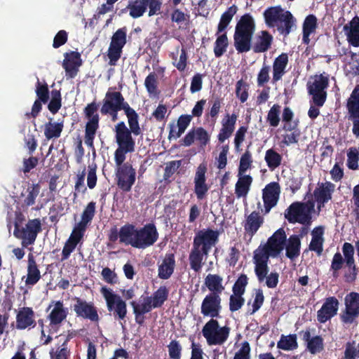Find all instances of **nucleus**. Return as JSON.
<instances>
[{
  "label": "nucleus",
  "instance_id": "f257e3e1",
  "mask_svg": "<svg viewBox=\"0 0 359 359\" xmlns=\"http://www.w3.org/2000/svg\"><path fill=\"white\" fill-rule=\"evenodd\" d=\"M255 30V23L250 13L241 16L237 22L233 34V45L239 53H246L251 48L255 53L266 52L271 47L273 36L266 30L261 31L252 46L251 41Z\"/></svg>",
  "mask_w": 359,
  "mask_h": 359
},
{
  "label": "nucleus",
  "instance_id": "f03ea898",
  "mask_svg": "<svg viewBox=\"0 0 359 359\" xmlns=\"http://www.w3.org/2000/svg\"><path fill=\"white\" fill-rule=\"evenodd\" d=\"M222 309L220 294H217L215 292L208 293L202 301L201 306V314L204 317L211 318L202 329L203 335L210 346L222 345L229 336L230 327L228 326L219 327L218 321L215 319L221 318Z\"/></svg>",
  "mask_w": 359,
  "mask_h": 359
},
{
  "label": "nucleus",
  "instance_id": "7ed1b4c3",
  "mask_svg": "<svg viewBox=\"0 0 359 359\" xmlns=\"http://www.w3.org/2000/svg\"><path fill=\"white\" fill-rule=\"evenodd\" d=\"M285 241V232L283 229L280 228L268 239L265 245H259L254 251L255 273L258 276L259 280H263L265 275L269 273V257H277L284 249Z\"/></svg>",
  "mask_w": 359,
  "mask_h": 359
},
{
  "label": "nucleus",
  "instance_id": "20e7f679",
  "mask_svg": "<svg viewBox=\"0 0 359 359\" xmlns=\"http://www.w3.org/2000/svg\"><path fill=\"white\" fill-rule=\"evenodd\" d=\"M124 113L128 118L130 128H127L123 121H120L115 126V137L118 148L114 157H125L126 154L133 151L135 143L132 133L139 135L142 132L139 124V116L135 109L129 106Z\"/></svg>",
  "mask_w": 359,
  "mask_h": 359
},
{
  "label": "nucleus",
  "instance_id": "39448f33",
  "mask_svg": "<svg viewBox=\"0 0 359 359\" xmlns=\"http://www.w3.org/2000/svg\"><path fill=\"white\" fill-rule=\"evenodd\" d=\"M266 25L276 28L280 34L287 36L295 25L296 20L289 11H284L281 6H271L263 13Z\"/></svg>",
  "mask_w": 359,
  "mask_h": 359
},
{
  "label": "nucleus",
  "instance_id": "423d86ee",
  "mask_svg": "<svg viewBox=\"0 0 359 359\" xmlns=\"http://www.w3.org/2000/svg\"><path fill=\"white\" fill-rule=\"evenodd\" d=\"M129 243L135 248L145 249L153 245L158 239V232L154 223H148L137 228L129 224Z\"/></svg>",
  "mask_w": 359,
  "mask_h": 359
},
{
  "label": "nucleus",
  "instance_id": "0eeeda50",
  "mask_svg": "<svg viewBox=\"0 0 359 359\" xmlns=\"http://www.w3.org/2000/svg\"><path fill=\"white\" fill-rule=\"evenodd\" d=\"M20 218L17 217L14 223V236L22 240V244L24 247L33 245L38 233L42 231L41 220L39 219H29L25 227H20Z\"/></svg>",
  "mask_w": 359,
  "mask_h": 359
},
{
  "label": "nucleus",
  "instance_id": "6e6552de",
  "mask_svg": "<svg viewBox=\"0 0 359 359\" xmlns=\"http://www.w3.org/2000/svg\"><path fill=\"white\" fill-rule=\"evenodd\" d=\"M125 159L115 158L118 167L116 178L118 187L124 192H128L135 182L136 172L130 163H123Z\"/></svg>",
  "mask_w": 359,
  "mask_h": 359
},
{
  "label": "nucleus",
  "instance_id": "1a4fd4ad",
  "mask_svg": "<svg viewBox=\"0 0 359 359\" xmlns=\"http://www.w3.org/2000/svg\"><path fill=\"white\" fill-rule=\"evenodd\" d=\"M313 81L307 83V90L309 95H312L313 102L317 107H322L327 98L326 88L329 86V77L325 73L315 75Z\"/></svg>",
  "mask_w": 359,
  "mask_h": 359
},
{
  "label": "nucleus",
  "instance_id": "9d476101",
  "mask_svg": "<svg viewBox=\"0 0 359 359\" xmlns=\"http://www.w3.org/2000/svg\"><path fill=\"white\" fill-rule=\"evenodd\" d=\"M285 218L290 224L299 223L310 225L311 216L307 205L302 202L292 203L284 212Z\"/></svg>",
  "mask_w": 359,
  "mask_h": 359
},
{
  "label": "nucleus",
  "instance_id": "9b49d317",
  "mask_svg": "<svg viewBox=\"0 0 359 359\" xmlns=\"http://www.w3.org/2000/svg\"><path fill=\"white\" fill-rule=\"evenodd\" d=\"M100 291L106 301L108 311L113 313L115 318L123 320L127 314L126 302L119 295L114 294L106 287H102Z\"/></svg>",
  "mask_w": 359,
  "mask_h": 359
},
{
  "label": "nucleus",
  "instance_id": "f8f14e48",
  "mask_svg": "<svg viewBox=\"0 0 359 359\" xmlns=\"http://www.w3.org/2000/svg\"><path fill=\"white\" fill-rule=\"evenodd\" d=\"M72 300L74 304L72 305V309L76 317L98 323L100 320L98 310L93 302H88L79 297H74Z\"/></svg>",
  "mask_w": 359,
  "mask_h": 359
},
{
  "label": "nucleus",
  "instance_id": "ddd939ff",
  "mask_svg": "<svg viewBox=\"0 0 359 359\" xmlns=\"http://www.w3.org/2000/svg\"><path fill=\"white\" fill-rule=\"evenodd\" d=\"M219 231L211 229L199 230L195 235L193 246L209 254L210 250L217 243Z\"/></svg>",
  "mask_w": 359,
  "mask_h": 359
},
{
  "label": "nucleus",
  "instance_id": "4468645a",
  "mask_svg": "<svg viewBox=\"0 0 359 359\" xmlns=\"http://www.w3.org/2000/svg\"><path fill=\"white\" fill-rule=\"evenodd\" d=\"M348 119L353 122L352 132L359 137V84H357L347 100Z\"/></svg>",
  "mask_w": 359,
  "mask_h": 359
},
{
  "label": "nucleus",
  "instance_id": "2eb2a0df",
  "mask_svg": "<svg viewBox=\"0 0 359 359\" xmlns=\"http://www.w3.org/2000/svg\"><path fill=\"white\" fill-rule=\"evenodd\" d=\"M345 310L341 320L345 324H352L359 316V293L351 292L344 299Z\"/></svg>",
  "mask_w": 359,
  "mask_h": 359
},
{
  "label": "nucleus",
  "instance_id": "dca6fc26",
  "mask_svg": "<svg viewBox=\"0 0 359 359\" xmlns=\"http://www.w3.org/2000/svg\"><path fill=\"white\" fill-rule=\"evenodd\" d=\"M113 88H109L106 93L105 97L100 109L109 111V109H123L126 110L130 105L125 101L122 93L119 91H112Z\"/></svg>",
  "mask_w": 359,
  "mask_h": 359
},
{
  "label": "nucleus",
  "instance_id": "f3484780",
  "mask_svg": "<svg viewBox=\"0 0 359 359\" xmlns=\"http://www.w3.org/2000/svg\"><path fill=\"white\" fill-rule=\"evenodd\" d=\"M262 191L264 214H267L272 208L276 205L278 201L280 194V187L278 182H270L266 184Z\"/></svg>",
  "mask_w": 359,
  "mask_h": 359
},
{
  "label": "nucleus",
  "instance_id": "a211bd4d",
  "mask_svg": "<svg viewBox=\"0 0 359 359\" xmlns=\"http://www.w3.org/2000/svg\"><path fill=\"white\" fill-rule=\"evenodd\" d=\"M53 306L52 310L47 316L50 320V326L54 328L55 326L60 325L67 317L68 309L65 307L62 301H52L48 307V310Z\"/></svg>",
  "mask_w": 359,
  "mask_h": 359
},
{
  "label": "nucleus",
  "instance_id": "6ab92c4d",
  "mask_svg": "<svg viewBox=\"0 0 359 359\" xmlns=\"http://www.w3.org/2000/svg\"><path fill=\"white\" fill-rule=\"evenodd\" d=\"M339 301L335 297L325 299L322 307L317 312V320L320 323H325L337 313Z\"/></svg>",
  "mask_w": 359,
  "mask_h": 359
},
{
  "label": "nucleus",
  "instance_id": "aec40b11",
  "mask_svg": "<svg viewBox=\"0 0 359 359\" xmlns=\"http://www.w3.org/2000/svg\"><path fill=\"white\" fill-rule=\"evenodd\" d=\"M195 140L199 142L201 146H205L210 141V136L203 128H194L182 139V144L189 147L194 142Z\"/></svg>",
  "mask_w": 359,
  "mask_h": 359
},
{
  "label": "nucleus",
  "instance_id": "412c9836",
  "mask_svg": "<svg viewBox=\"0 0 359 359\" xmlns=\"http://www.w3.org/2000/svg\"><path fill=\"white\" fill-rule=\"evenodd\" d=\"M343 30L348 44L353 47H359V16L355 15L344 26Z\"/></svg>",
  "mask_w": 359,
  "mask_h": 359
},
{
  "label": "nucleus",
  "instance_id": "4be33fe9",
  "mask_svg": "<svg viewBox=\"0 0 359 359\" xmlns=\"http://www.w3.org/2000/svg\"><path fill=\"white\" fill-rule=\"evenodd\" d=\"M36 325L34 312L32 308L23 307L18 311L16 316V328L18 330L34 327Z\"/></svg>",
  "mask_w": 359,
  "mask_h": 359
},
{
  "label": "nucleus",
  "instance_id": "5701e85b",
  "mask_svg": "<svg viewBox=\"0 0 359 359\" xmlns=\"http://www.w3.org/2000/svg\"><path fill=\"white\" fill-rule=\"evenodd\" d=\"M237 121V115L235 114H226L222 121V128L217 135V140L219 143H224L226 140L229 138L235 130V126Z\"/></svg>",
  "mask_w": 359,
  "mask_h": 359
},
{
  "label": "nucleus",
  "instance_id": "b1692460",
  "mask_svg": "<svg viewBox=\"0 0 359 359\" xmlns=\"http://www.w3.org/2000/svg\"><path fill=\"white\" fill-rule=\"evenodd\" d=\"M288 55L285 53H282L274 59L272 65L273 83H276L280 81L286 73V67L288 65Z\"/></svg>",
  "mask_w": 359,
  "mask_h": 359
},
{
  "label": "nucleus",
  "instance_id": "393cba45",
  "mask_svg": "<svg viewBox=\"0 0 359 359\" xmlns=\"http://www.w3.org/2000/svg\"><path fill=\"white\" fill-rule=\"evenodd\" d=\"M264 217L257 211L252 212L243 225L245 233L252 238L264 224Z\"/></svg>",
  "mask_w": 359,
  "mask_h": 359
},
{
  "label": "nucleus",
  "instance_id": "a878e982",
  "mask_svg": "<svg viewBox=\"0 0 359 359\" xmlns=\"http://www.w3.org/2000/svg\"><path fill=\"white\" fill-rule=\"evenodd\" d=\"M175 267L173 253H166L162 263L158 266V276L161 279L167 280L172 275Z\"/></svg>",
  "mask_w": 359,
  "mask_h": 359
},
{
  "label": "nucleus",
  "instance_id": "bb28decb",
  "mask_svg": "<svg viewBox=\"0 0 359 359\" xmlns=\"http://www.w3.org/2000/svg\"><path fill=\"white\" fill-rule=\"evenodd\" d=\"M81 65V55L79 53L72 51L70 53V58L63 61L62 66L66 72V76L69 78H74L78 72L79 67Z\"/></svg>",
  "mask_w": 359,
  "mask_h": 359
},
{
  "label": "nucleus",
  "instance_id": "cd10ccee",
  "mask_svg": "<svg viewBox=\"0 0 359 359\" xmlns=\"http://www.w3.org/2000/svg\"><path fill=\"white\" fill-rule=\"evenodd\" d=\"M129 223L122 226L119 231L116 226L111 227L108 233V238L110 242L116 243L119 239V243L126 245L129 243Z\"/></svg>",
  "mask_w": 359,
  "mask_h": 359
},
{
  "label": "nucleus",
  "instance_id": "c85d7f7f",
  "mask_svg": "<svg viewBox=\"0 0 359 359\" xmlns=\"http://www.w3.org/2000/svg\"><path fill=\"white\" fill-rule=\"evenodd\" d=\"M334 185L327 182L322 184L314 190L313 195L318 204L324 205L332 198V193L334 191Z\"/></svg>",
  "mask_w": 359,
  "mask_h": 359
},
{
  "label": "nucleus",
  "instance_id": "c756f323",
  "mask_svg": "<svg viewBox=\"0 0 359 359\" xmlns=\"http://www.w3.org/2000/svg\"><path fill=\"white\" fill-rule=\"evenodd\" d=\"M27 274L25 280L27 285H34L41 278V273L32 253L28 255Z\"/></svg>",
  "mask_w": 359,
  "mask_h": 359
},
{
  "label": "nucleus",
  "instance_id": "7c9ffc66",
  "mask_svg": "<svg viewBox=\"0 0 359 359\" xmlns=\"http://www.w3.org/2000/svg\"><path fill=\"white\" fill-rule=\"evenodd\" d=\"M208 255V253L203 252V250L193 246L189 255L191 269L196 273L200 272L203 265L204 257Z\"/></svg>",
  "mask_w": 359,
  "mask_h": 359
},
{
  "label": "nucleus",
  "instance_id": "2f4dec72",
  "mask_svg": "<svg viewBox=\"0 0 359 359\" xmlns=\"http://www.w3.org/2000/svg\"><path fill=\"white\" fill-rule=\"evenodd\" d=\"M223 278L218 274L209 273L205 278L204 284L210 292V293H216L221 294L224 290L222 284Z\"/></svg>",
  "mask_w": 359,
  "mask_h": 359
},
{
  "label": "nucleus",
  "instance_id": "473e14b6",
  "mask_svg": "<svg viewBox=\"0 0 359 359\" xmlns=\"http://www.w3.org/2000/svg\"><path fill=\"white\" fill-rule=\"evenodd\" d=\"M238 180L235 186V194L237 198L246 197L250 185L252 182V177L250 175H238Z\"/></svg>",
  "mask_w": 359,
  "mask_h": 359
},
{
  "label": "nucleus",
  "instance_id": "72a5a7b5",
  "mask_svg": "<svg viewBox=\"0 0 359 359\" xmlns=\"http://www.w3.org/2000/svg\"><path fill=\"white\" fill-rule=\"evenodd\" d=\"M301 241L297 235H292L287 239V244L286 245V256L289 259L293 260L297 258L300 254Z\"/></svg>",
  "mask_w": 359,
  "mask_h": 359
},
{
  "label": "nucleus",
  "instance_id": "f704fd0d",
  "mask_svg": "<svg viewBox=\"0 0 359 359\" xmlns=\"http://www.w3.org/2000/svg\"><path fill=\"white\" fill-rule=\"evenodd\" d=\"M99 121L97 117L95 116L86 123L85 129V143L89 147H93V146L95 134L99 128Z\"/></svg>",
  "mask_w": 359,
  "mask_h": 359
},
{
  "label": "nucleus",
  "instance_id": "c9c22d12",
  "mask_svg": "<svg viewBox=\"0 0 359 359\" xmlns=\"http://www.w3.org/2000/svg\"><path fill=\"white\" fill-rule=\"evenodd\" d=\"M237 10V6L232 5L222 14L219 22L217 26V31L216 33L217 35L222 32H226L225 30L231 21L233 15L236 13Z\"/></svg>",
  "mask_w": 359,
  "mask_h": 359
},
{
  "label": "nucleus",
  "instance_id": "e433bc0d",
  "mask_svg": "<svg viewBox=\"0 0 359 359\" xmlns=\"http://www.w3.org/2000/svg\"><path fill=\"white\" fill-rule=\"evenodd\" d=\"M237 10V6L232 5L222 14L219 22L217 26V31L216 33L217 35L222 32H226L225 30L231 21L233 15L236 13Z\"/></svg>",
  "mask_w": 359,
  "mask_h": 359
},
{
  "label": "nucleus",
  "instance_id": "4c0bfd02",
  "mask_svg": "<svg viewBox=\"0 0 359 359\" xmlns=\"http://www.w3.org/2000/svg\"><path fill=\"white\" fill-rule=\"evenodd\" d=\"M53 118H50V121L45 124L44 135L48 140L55 139L60 137L63 129V122L51 123Z\"/></svg>",
  "mask_w": 359,
  "mask_h": 359
},
{
  "label": "nucleus",
  "instance_id": "58836bf2",
  "mask_svg": "<svg viewBox=\"0 0 359 359\" xmlns=\"http://www.w3.org/2000/svg\"><path fill=\"white\" fill-rule=\"evenodd\" d=\"M277 347L284 351H292L298 348L297 335L291 334L289 335L282 334L280 340L277 343Z\"/></svg>",
  "mask_w": 359,
  "mask_h": 359
},
{
  "label": "nucleus",
  "instance_id": "ea45409f",
  "mask_svg": "<svg viewBox=\"0 0 359 359\" xmlns=\"http://www.w3.org/2000/svg\"><path fill=\"white\" fill-rule=\"evenodd\" d=\"M129 10V15L133 18H138L144 15L147 11V4L143 0H135L131 1L127 6Z\"/></svg>",
  "mask_w": 359,
  "mask_h": 359
},
{
  "label": "nucleus",
  "instance_id": "a19ab883",
  "mask_svg": "<svg viewBox=\"0 0 359 359\" xmlns=\"http://www.w3.org/2000/svg\"><path fill=\"white\" fill-rule=\"evenodd\" d=\"M169 291L165 286H161L151 297V304L154 308L161 307L168 299Z\"/></svg>",
  "mask_w": 359,
  "mask_h": 359
},
{
  "label": "nucleus",
  "instance_id": "79ce46f5",
  "mask_svg": "<svg viewBox=\"0 0 359 359\" xmlns=\"http://www.w3.org/2000/svg\"><path fill=\"white\" fill-rule=\"evenodd\" d=\"M228 46L229 41L226 32L219 35L214 45L215 56L217 58L222 57L226 51Z\"/></svg>",
  "mask_w": 359,
  "mask_h": 359
},
{
  "label": "nucleus",
  "instance_id": "37998d69",
  "mask_svg": "<svg viewBox=\"0 0 359 359\" xmlns=\"http://www.w3.org/2000/svg\"><path fill=\"white\" fill-rule=\"evenodd\" d=\"M209 104H211V107L209 111L205 113V117L207 120L211 118L212 122L215 123L223 104L222 99L217 97L210 101Z\"/></svg>",
  "mask_w": 359,
  "mask_h": 359
},
{
  "label": "nucleus",
  "instance_id": "c03bdc74",
  "mask_svg": "<svg viewBox=\"0 0 359 359\" xmlns=\"http://www.w3.org/2000/svg\"><path fill=\"white\" fill-rule=\"evenodd\" d=\"M130 305L133 309V313L137 315H144L150 312L154 309L151 304V297H147L144 299V302L140 305L135 301L130 302Z\"/></svg>",
  "mask_w": 359,
  "mask_h": 359
},
{
  "label": "nucleus",
  "instance_id": "a18cd8bd",
  "mask_svg": "<svg viewBox=\"0 0 359 359\" xmlns=\"http://www.w3.org/2000/svg\"><path fill=\"white\" fill-rule=\"evenodd\" d=\"M249 84L243 79L238 80L236 83V96L241 103L245 102L249 97Z\"/></svg>",
  "mask_w": 359,
  "mask_h": 359
},
{
  "label": "nucleus",
  "instance_id": "49530a36",
  "mask_svg": "<svg viewBox=\"0 0 359 359\" xmlns=\"http://www.w3.org/2000/svg\"><path fill=\"white\" fill-rule=\"evenodd\" d=\"M127 42V27L118 29L112 35L110 44L123 48Z\"/></svg>",
  "mask_w": 359,
  "mask_h": 359
},
{
  "label": "nucleus",
  "instance_id": "de8ad7c7",
  "mask_svg": "<svg viewBox=\"0 0 359 359\" xmlns=\"http://www.w3.org/2000/svg\"><path fill=\"white\" fill-rule=\"evenodd\" d=\"M62 98L60 90H53L51 91V99L48 103V110L53 114H55L61 108Z\"/></svg>",
  "mask_w": 359,
  "mask_h": 359
},
{
  "label": "nucleus",
  "instance_id": "09e8293b",
  "mask_svg": "<svg viewBox=\"0 0 359 359\" xmlns=\"http://www.w3.org/2000/svg\"><path fill=\"white\" fill-rule=\"evenodd\" d=\"M144 86L150 95H156L159 93L158 90L157 75L155 72H151L145 79Z\"/></svg>",
  "mask_w": 359,
  "mask_h": 359
},
{
  "label": "nucleus",
  "instance_id": "8fccbe9b",
  "mask_svg": "<svg viewBox=\"0 0 359 359\" xmlns=\"http://www.w3.org/2000/svg\"><path fill=\"white\" fill-rule=\"evenodd\" d=\"M280 113V106L278 104H274L269 109L266 117V121L270 126L277 127L279 125Z\"/></svg>",
  "mask_w": 359,
  "mask_h": 359
},
{
  "label": "nucleus",
  "instance_id": "3c124183",
  "mask_svg": "<svg viewBox=\"0 0 359 359\" xmlns=\"http://www.w3.org/2000/svg\"><path fill=\"white\" fill-rule=\"evenodd\" d=\"M306 348L311 354L321 352L324 348L323 339L319 336L312 337L306 344Z\"/></svg>",
  "mask_w": 359,
  "mask_h": 359
},
{
  "label": "nucleus",
  "instance_id": "603ef678",
  "mask_svg": "<svg viewBox=\"0 0 359 359\" xmlns=\"http://www.w3.org/2000/svg\"><path fill=\"white\" fill-rule=\"evenodd\" d=\"M95 206L96 203L94 201H91L88 203L81 214V219L80 222H82L87 226L91 222L95 215Z\"/></svg>",
  "mask_w": 359,
  "mask_h": 359
},
{
  "label": "nucleus",
  "instance_id": "864d4df0",
  "mask_svg": "<svg viewBox=\"0 0 359 359\" xmlns=\"http://www.w3.org/2000/svg\"><path fill=\"white\" fill-rule=\"evenodd\" d=\"M36 94L37 100L41 101L43 103H46L49 100V89L46 83H41L39 79H37L36 83Z\"/></svg>",
  "mask_w": 359,
  "mask_h": 359
},
{
  "label": "nucleus",
  "instance_id": "5fc2aeb1",
  "mask_svg": "<svg viewBox=\"0 0 359 359\" xmlns=\"http://www.w3.org/2000/svg\"><path fill=\"white\" fill-rule=\"evenodd\" d=\"M123 48L118 46L109 44L107 50V57L109 58V65L110 66H115L117 62L121 57Z\"/></svg>",
  "mask_w": 359,
  "mask_h": 359
},
{
  "label": "nucleus",
  "instance_id": "6e6d98bb",
  "mask_svg": "<svg viewBox=\"0 0 359 359\" xmlns=\"http://www.w3.org/2000/svg\"><path fill=\"white\" fill-rule=\"evenodd\" d=\"M357 275L358 268L355 262L345 264L344 278L346 283H353L356 280Z\"/></svg>",
  "mask_w": 359,
  "mask_h": 359
},
{
  "label": "nucleus",
  "instance_id": "4d7b16f0",
  "mask_svg": "<svg viewBox=\"0 0 359 359\" xmlns=\"http://www.w3.org/2000/svg\"><path fill=\"white\" fill-rule=\"evenodd\" d=\"M248 285V277L245 274H241L233 285V294L243 295L245 287Z\"/></svg>",
  "mask_w": 359,
  "mask_h": 359
},
{
  "label": "nucleus",
  "instance_id": "13d9d810",
  "mask_svg": "<svg viewBox=\"0 0 359 359\" xmlns=\"http://www.w3.org/2000/svg\"><path fill=\"white\" fill-rule=\"evenodd\" d=\"M317 18L313 14H310L306 17L303 22L302 32L313 34L317 28Z\"/></svg>",
  "mask_w": 359,
  "mask_h": 359
},
{
  "label": "nucleus",
  "instance_id": "bf43d9fd",
  "mask_svg": "<svg viewBox=\"0 0 359 359\" xmlns=\"http://www.w3.org/2000/svg\"><path fill=\"white\" fill-rule=\"evenodd\" d=\"M345 263V259L339 252H336L331 262V270L333 271V276L337 277L338 272L342 269L343 264Z\"/></svg>",
  "mask_w": 359,
  "mask_h": 359
},
{
  "label": "nucleus",
  "instance_id": "052dcab7",
  "mask_svg": "<svg viewBox=\"0 0 359 359\" xmlns=\"http://www.w3.org/2000/svg\"><path fill=\"white\" fill-rule=\"evenodd\" d=\"M248 128L247 126H242L239 127L238 129L237 130V131L236 132L233 143H234V146H235V149L238 152L243 151V149L241 148V144L245 140V135L248 132Z\"/></svg>",
  "mask_w": 359,
  "mask_h": 359
},
{
  "label": "nucleus",
  "instance_id": "680f3d73",
  "mask_svg": "<svg viewBox=\"0 0 359 359\" xmlns=\"http://www.w3.org/2000/svg\"><path fill=\"white\" fill-rule=\"evenodd\" d=\"M192 116L189 114L181 115L177 120V132L175 133L176 137H180L185 131L187 128L191 121Z\"/></svg>",
  "mask_w": 359,
  "mask_h": 359
},
{
  "label": "nucleus",
  "instance_id": "e2e57ef3",
  "mask_svg": "<svg viewBox=\"0 0 359 359\" xmlns=\"http://www.w3.org/2000/svg\"><path fill=\"white\" fill-rule=\"evenodd\" d=\"M245 304L243 295L232 294L229 297V310L231 312L238 311Z\"/></svg>",
  "mask_w": 359,
  "mask_h": 359
},
{
  "label": "nucleus",
  "instance_id": "0e129e2a",
  "mask_svg": "<svg viewBox=\"0 0 359 359\" xmlns=\"http://www.w3.org/2000/svg\"><path fill=\"white\" fill-rule=\"evenodd\" d=\"M169 356L171 359H181L182 346L177 340H172L168 345Z\"/></svg>",
  "mask_w": 359,
  "mask_h": 359
},
{
  "label": "nucleus",
  "instance_id": "69168bd1",
  "mask_svg": "<svg viewBox=\"0 0 359 359\" xmlns=\"http://www.w3.org/2000/svg\"><path fill=\"white\" fill-rule=\"evenodd\" d=\"M86 228L87 225L80 222H78L74 227L69 238L76 241V243H79L84 235Z\"/></svg>",
  "mask_w": 359,
  "mask_h": 359
},
{
  "label": "nucleus",
  "instance_id": "338daca9",
  "mask_svg": "<svg viewBox=\"0 0 359 359\" xmlns=\"http://www.w3.org/2000/svg\"><path fill=\"white\" fill-rule=\"evenodd\" d=\"M269 72L270 67L266 64H264L257 74V83L258 86H264L266 83L269 81Z\"/></svg>",
  "mask_w": 359,
  "mask_h": 359
},
{
  "label": "nucleus",
  "instance_id": "774afa93",
  "mask_svg": "<svg viewBox=\"0 0 359 359\" xmlns=\"http://www.w3.org/2000/svg\"><path fill=\"white\" fill-rule=\"evenodd\" d=\"M39 189L38 184H33L32 187L27 188L28 194L24 201L27 206H30L35 203V200L39 195Z\"/></svg>",
  "mask_w": 359,
  "mask_h": 359
}]
</instances>
